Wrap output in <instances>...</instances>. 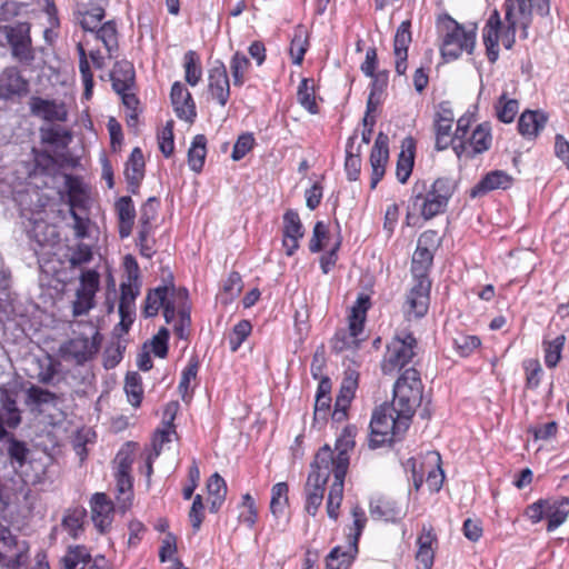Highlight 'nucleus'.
Here are the masks:
<instances>
[{"mask_svg":"<svg viewBox=\"0 0 569 569\" xmlns=\"http://www.w3.org/2000/svg\"><path fill=\"white\" fill-rule=\"evenodd\" d=\"M250 66L249 59L240 53L236 52L230 61V69L233 79V84L241 87L244 83V74Z\"/></svg>","mask_w":569,"mask_h":569,"instance_id":"obj_57","label":"nucleus"},{"mask_svg":"<svg viewBox=\"0 0 569 569\" xmlns=\"http://www.w3.org/2000/svg\"><path fill=\"white\" fill-rule=\"evenodd\" d=\"M512 181V177L502 170L491 171L471 189L470 196L476 198L497 189L506 190L511 187Z\"/></svg>","mask_w":569,"mask_h":569,"instance_id":"obj_25","label":"nucleus"},{"mask_svg":"<svg viewBox=\"0 0 569 569\" xmlns=\"http://www.w3.org/2000/svg\"><path fill=\"white\" fill-rule=\"evenodd\" d=\"M476 44V29L467 30L451 18L447 19L441 54L447 60L458 59L462 52L472 53Z\"/></svg>","mask_w":569,"mask_h":569,"instance_id":"obj_8","label":"nucleus"},{"mask_svg":"<svg viewBox=\"0 0 569 569\" xmlns=\"http://www.w3.org/2000/svg\"><path fill=\"white\" fill-rule=\"evenodd\" d=\"M359 373L355 369L348 368L340 385L339 393L336 398L332 419L335 421H343L347 417V409L355 397L358 388Z\"/></svg>","mask_w":569,"mask_h":569,"instance_id":"obj_15","label":"nucleus"},{"mask_svg":"<svg viewBox=\"0 0 569 569\" xmlns=\"http://www.w3.org/2000/svg\"><path fill=\"white\" fill-rule=\"evenodd\" d=\"M208 90L218 103L224 107L230 96V83L227 68L221 61H216L208 74Z\"/></svg>","mask_w":569,"mask_h":569,"instance_id":"obj_17","label":"nucleus"},{"mask_svg":"<svg viewBox=\"0 0 569 569\" xmlns=\"http://www.w3.org/2000/svg\"><path fill=\"white\" fill-rule=\"evenodd\" d=\"M29 104L31 113L46 121L64 122L68 119V110L63 102L32 97Z\"/></svg>","mask_w":569,"mask_h":569,"instance_id":"obj_18","label":"nucleus"},{"mask_svg":"<svg viewBox=\"0 0 569 569\" xmlns=\"http://www.w3.org/2000/svg\"><path fill=\"white\" fill-rule=\"evenodd\" d=\"M199 369V362L196 358H191L187 367L181 372L178 390L184 402L190 401L193 389L196 387V379Z\"/></svg>","mask_w":569,"mask_h":569,"instance_id":"obj_37","label":"nucleus"},{"mask_svg":"<svg viewBox=\"0 0 569 569\" xmlns=\"http://www.w3.org/2000/svg\"><path fill=\"white\" fill-rule=\"evenodd\" d=\"M124 391H126L128 401L133 407H139L142 401V397H143V388H142V382H141V377L139 376V373L129 372L126 376Z\"/></svg>","mask_w":569,"mask_h":569,"instance_id":"obj_49","label":"nucleus"},{"mask_svg":"<svg viewBox=\"0 0 569 569\" xmlns=\"http://www.w3.org/2000/svg\"><path fill=\"white\" fill-rule=\"evenodd\" d=\"M436 542V537L431 530L423 528L422 535L418 538V551L416 559L421 566V569H431L435 559V550L432 545Z\"/></svg>","mask_w":569,"mask_h":569,"instance_id":"obj_35","label":"nucleus"},{"mask_svg":"<svg viewBox=\"0 0 569 569\" xmlns=\"http://www.w3.org/2000/svg\"><path fill=\"white\" fill-rule=\"evenodd\" d=\"M418 350L417 339L410 332H400L387 346L382 361L383 373H392L409 365Z\"/></svg>","mask_w":569,"mask_h":569,"instance_id":"obj_7","label":"nucleus"},{"mask_svg":"<svg viewBox=\"0 0 569 569\" xmlns=\"http://www.w3.org/2000/svg\"><path fill=\"white\" fill-rule=\"evenodd\" d=\"M154 231V226L151 223L144 224L142 222H138V233H137V246L139 247L140 254L144 258H152L156 254V240L152 237Z\"/></svg>","mask_w":569,"mask_h":569,"instance_id":"obj_41","label":"nucleus"},{"mask_svg":"<svg viewBox=\"0 0 569 569\" xmlns=\"http://www.w3.org/2000/svg\"><path fill=\"white\" fill-rule=\"evenodd\" d=\"M29 222L27 227L28 237L39 248L52 247L59 241V232L56 226L48 223L42 218H32Z\"/></svg>","mask_w":569,"mask_h":569,"instance_id":"obj_22","label":"nucleus"},{"mask_svg":"<svg viewBox=\"0 0 569 569\" xmlns=\"http://www.w3.org/2000/svg\"><path fill=\"white\" fill-rule=\"evenodd\" d=\"M86 517V510L76 508L69 510L62 519V527L69 532V535L77 539L79 532L82 531L83 519Z\"/></svg>","mask_w":569,"mask_h":569,"instance_id":"obj_54","label":"nucleus"},{"mask_svg":"<svg viewBox=\"0 0 569 569\" xmlns=\"http://www.w3.org/2000/svg\"><path fill=\"white\" fill-rule=\"evenodd\" d=\"M370 515L376 520L392 521L399 516V511L392 502L379 498L370 502Z\"/></svg>","mask_w":569,"mask_h":569,"instance_id":"obj_51","label":"nucleus"},{"mask_svg":"<svg viewBox=\"0 0 569 569\" xmlns=\"http://www.w3.org/2000/svg\"><path fill=\"white\" fill-rule=\"evenodd\" d=\"M183 67L186 81L192 87L197 86L201 80L202 68L199 57L194 51L189 50L184 53Z\"/></svg>","mask_w":569,"mask_h":569,"instance_id":"obj_47","label":"nucleus"},{"mask_svg":"<svg viewBox=\"0 0 569 569\" xmlns=\"http://www.w3.org/2000/svg\"><path fill=\"white\" fill-rule=\"evenodd\" d=\"M431 281L428 277L416 279L415 286L407 293L403 312L408 320L425 317L429 309Z\"/></svg>","mask_w":569,"mask_h":569,"instance_id":"obj_13","label":"nucleus"},{"mask_svg":"<svg viewBox=\"0 0 569 569\" xmlns=\"http://www.w3.org/2000/svg\"><path fill=\"white\" fill-rule=\"evenodd\" d=\"M124 176L132 191L137 189L144 176V158L140 148H134L126 163Z\"/></svg>","mask_w":569,"mask_h":569,"instance_id":"obj_33","label":"nucleus"},{"mask_svg":"<svg viewBox=\"0 0 569 569\" xmlns=\"http://www.w3.org/2000/svg\"><path fill=\"white\" fill-rule=\"evenodd\" d=\"M90 561V555L80 546L70 549L63 558L66 569H84Z\"/></svg>","mask_w":569,"mask_h":569,"instance_id":"obj_56","label":"nucleus"},{"mask_svg":"<svg viewBox=\"0 0 569 569\" xmlns=\"http://www.w3.org/2000/svg\"><path fill=\"white\" fill-rule=\"evenodd\" d=\"M355 447L353 432L350 428H346L343 433L337 439L335 450L328 445L321 447L317 453L327 449L330 456L328 463L329 471L333 475V482L330 487L327 513L329 518L337 520L339 517V508L343 498L345 478L349 468V451Z\"/></svg>","mask_w":569,"mask_h":569,"instance_id":"obj_2","label":"nucleus"},{"mask_svg":"<svg viewBox=\"0 0 569 569\" xmlns=\"http://www.w3.org/2000/svg\"><path fill=\"white\" fill-rule=\"evenodd\" d=\"M8 455L10 459L18 463V467H22L27 460L29 449L23 441L17 440L13 436L8 439Z\"/></svg>","mask_w":569,"mask_h":569,"instance_id":"obj_63","label":"nucleus"},{"mask_svg":"<svg viewBox=\"0 0 569 569\" xmlns=\"http://www.w3.org/2000/svg\"><path fill=\"white\" fill-rule=\"evenodd\" d=\"M480 346L477 336L459 333L453 338V347L461 357H468Z\"/></svg>","mask_w":569,"mask_h":569,"instance_id":"obj_61","label":"nucleus"},{"mask_svg":"<svg viewBox=\"0 0 569 569\" xmlns=\"http://www.w3.org/2000/svg\"><path fill=\"white\" fill-rule=\"evenodd\" d=\"M57 396L47 390L42 389L38 386H31L27 390L26 405L27 406H42L54 402Z\"/></svg>","mask_w":569,"mask_h":569,"instance_id":"obj_58","label":"nucleus"},{"mask_svg":"<svg viewBox=\"0 0 569 569\" xmlns=\"http://www.w3.org/2000/svg\"><path fill=\"white\" fill-rule=\"evenodd\" d=\"M539 0H506V18H517L523 20L525 28L531 23L532 7Z\"/></svg>","mask_w":569,"mask_h":569,"instance_id":"obj_36","label":"nucleus"},{"mask_svg":"<svg viewBox=\"0 0 569 569\" xmlns=\"http://www.w3.org/2000/svg\"><path fill=\"white\" fill-rule=\"evenodd\" d=\"M547 117L540 111L527 110L521 113L518 121V130L523 137H536L545 127Z\"/></svg>","mask_w":569,"mask_h":569,"instance_id":"obj_34","label":"nucleus"},{"mask_svg":"<svg viewBox=\"0 0 569 569\" xmlns=\"http://www.w3.org/2000/svg\"><path fill=\"white\" fill-rule=\"evenodd\" d=\"M116 211L118 216V229L121 239L128 238L133 228L136 208L131 197L124 196L117 200Z\"/></svg>","mask_w":569,"mask_h":569,"instance_id":"obj_28","label":"nucleus"},{"mask_svg":"<svg viewBox=\"0 0 569 569\" xmlns=\"http://www.w3.org/2000/svg\"><path fill=\"white\" fill-rule=\"evenodd\" d=\"M547 531L552 532L566 522L569 516V498H548L546 499Z\"/></svg>","mask_w":569,"mask_h":569,"instance_id":"obj_26","label":"nucleus"},{"mask_svg":"<svg viewBox=\"0 0 569 569\" xmlns=\"http://www.w3.org/2000/svg\"><path fill=\"white\" fill-rule=\"evenodd\" d=\"M565 342V335H560L551 341L543 342L545 363L548 368H555L559 363Z\"/></svg>","mask_w":569,"mask_h":569,"instance_id":"obj_50","label":"nucleus"},{"mask_svg":"<svg viewBox=\"0 0 569 569\" xmlns=\"http://www.w3.org/2000/svg\"><path fill=\"white\" fill-rule=\"evenodd\" d=\"M100 341V335L94 330L91 338L79 336L66 341L60 347V352L63 359L83 365L97 355Z\"/></svg>","mask_w":569,"mask_h":569,"instance_id":"obj_12","label":"nucleus"},{"mask_svg":"<svg viewBox=\"0 0 569 569\" xmlns=\"http://www.w3.org/2000/svg\"><path fill=\"white\" fill-rule=\"evenodd\" d=\"M433 260L432 251L425 246H417L412 256L411 271L416 279L427 277V271Z\"/></svg>","mask_w":569,"mask_h":569,"instance_id":"obj_44","label":"nucleus"},{"mask_svg":"<svg viewBox=\"0 0 569 569\" xmlns=\"http://www.w3.org/2000/svg\"><path fill=\"white\" fill-rule=\"evenodd\" d=\"M100 287V276L93 269L81 272L79 287L76 290V299L72 302V315L80 317L89 313L96 307V293Z\"/></svg>","mask_w":569,"mask_h":569,"instance_id":"obj_11","label":"nucleus"},{"mask_svg":"<svg viewBox=\"0 0 569 569\" xmlns=\"http://www.w3.org/2000/svg\"><path fill=\"white\" fill-rule=\"evenodd\" d=\"M133 459L128 451H119L116 456V488H117V503L121 512H126L132 505V477L130 475Z\"/></svg>","mask_w":569,"mask_h":569,"instance_id":"obj_10","label":"nucleus"},{"mask_svg":"<svg viewBox=\"0 0 569 569\" xmlns=\"http://www.w3.org/2000/svg\"><path fill=\"white\" fill-rule=\"evenodd\" d=\"M356 140L357 136L350 137L346 147L345 169L350 181L359 178L361 169L360 146H356Z\"/></svg>","mask_w":569,"mask_h":569,"instance_id":"obj_38","label":"nucleus"},{"mask_svg":"<svg viewBox=\"0 0 569 569\" xmlns=\"http://www.w3.org/2000/svg\"><path fill=\"white\" fill-rule=\"evenodd\" d=\"M500 28V14L497 10H495L487 20L482 34L487 57L492 63L496 62L499 57Z\"/></svg>","mask_w":569,"mask_h":569,"instance_id":"obj_24","label":"nucleus"},{"mask_svg":"<svg viewBox=\"0 0 569 569\" xmlns=\"http://www.w3.org/2000/svg\"><path fill=\"white\" fill-rule=\"evenodd\" d=\"M497 118L505 123H510L516 118L519 111V102L516 99H510L506 93H502L495 104Z\"/></svg>","mask_w":569,"mask_h":569,"instance_id":"obj_46","label":"nucleus"},{"mask_svg":"<svg viewBox=\"0 0 569 569\" xmlns=\"http://www.w3.org/2000/svg\"><path fill=\"white\" fill-rule=\"evenodd\" d=\"M332 349L336 352H341L349 348L358 346V340L346 328L337 330L332 338Z\"/></svg>","mask_w":569,"mask_h":569,"instance_id":"obj_64","label":"nucleus"},{"mask_svg":"<svg viewBox=\"0 0 569 569\" xmlns=\"http://www.w3.org/2000/svg\"><path fill=\"white\" fill-rule=\"evenodd\" d=\"M174 292L173 287L160 286L149 290L144 300L142 313L146 318L154 317L158 315L160 308H164L169 302V293Z\"/></svg>","mask_w":569,"mask_h":569,"instance_id":"obj_32","label":"nucleus"},{"mask_svg":"<svg viewBox=\"0 0 569 569\" xmlns=\"http://www.w3.org/2000/svg\"><path fill=\"white\" fill-rule=\"evenodd\" d=\"M207 156V138L204 134H197L188 150V164L194 172H200L203 168Z\"/></svg>","mask_w":569,"mask_h":569,"instance_id":"obj_39","label":"nucleus"},{"mask_svg":"<svg viewBox=\"0 0 569 569\" xmlns=\"http://www.w3.org/2000/svg\"><path fill=\"white\" fill-rule=\"evenodd\" d=\"M470 124V116L465 114L457 120V127L453 132L452 149L458 158H461L463 153L468 151L467 136L469 132Z\"/></svg>","mask_w":569,"mask_h":569,"instance_id":"obj_43","label":"nucleus"},{"mask_svg":"<svg viewBox=\"0 0 569 569\" xmlns=\"http://www.w3.org/2000/svg\"><path fill=\"white\" fill-rule=\"evenodd\" d=\"M104 18V9L102 6H94L90 10L77 12V20L84 31L93 33L96 40H100L109 53V58L113 57V52L118 50V36L113 21L101 24Z\"/></svg>","mask_w":569,"mask_h":569,"instance_id":"obj_6","label":"nucleus"},{"mask_svg":"<svg viewBox=\"0 0 569 569\" xmlns=\"http://www.w3.org/2000/svg\"><path fill=\"white\" fill-rule=\"evenodd\" d=\"M298 102L311 114L318 113V106L315 98L313 87L309 84V79L303 78L297 91Z\"/></svg>","mask_w":569,"mask_h":569,"instance_id":"obj_52","label":"nucleus"},{"mask_svg":"<svg viewBox=\"0 0 569 569\" xmlns=\"http://www.w3.org/2000/svg\"><path fill=\"white\" fill-rule=\"evenodd\" d=\"M207 489L210 496V511L217 512L226 499V481L218 472H214L208 480Z\"/></svg>","mask_w":569,"mask_h":569,"instance_id":"obj_40","label":"nucleus"},{"mask_svg":"<svg viewBox=\"0 0 569 569\" xmlns=\"http://www.w3.org/2000/svg\"><path fill=\"white\" fill-rule=\"evenodd\" d=\"M491 141L490 126L488 123L478 124L470 138L467 139L468 151L463 156L473 157L487 151L491 146Z\"/></svg>","mask_w":569,"mask_h":569,"instance_id":"obj_31","label":"nucleus"},{"mask_svg":"<svg viewBox=\"0 0 569 569\" xmlns=\"http://www.w3.org/2000/svg\"><path fill=\"white\" fill-rule=\"evenodd\" d=\"M410 27L409 20L402 21L398 27L393 39V54H408V48L412 40Z\"/></svg>","mask_w":569,"mask_h":569,"instance_id":"obj_55","label":"nucleus"},{"mask_svg":"<svg viewBox=\"0 0 569 569\" xmlns=\"http://www.w3.org/2000/svg\"><path fill=\"white\" fill-rule=\"evenodd\" d=\"M389 138L387 134L380 132L375 141L370 154V163L372 168L370 188L375 189L379 181L382 179L386 170V163L389 158L388 148Z\"/></svg>","mask_w":569,"mask_h":569,"instance_id":"obj_19","label":"nucleus"},{"mask_svg":"<svg viewBox=\"0 0 569 569\" xmlns=\"http://www.w3.org/2000/svg\"><path fill=\"white\" fill-rule=\"evenodd\" d=\"M0 403L7 413L6 421L0 416V440L8 438L9 433L4 425L11 429H16L21 423V411L17 406L16 396L4 387H0Z\"/></svg>","mask_w":569,"mask_h":569,"instance_id":"obj_21","label":"nucleus"},{"mask_svg":"<svg viewBox=\"0 0 569 569\" xmlns=\"http://www.w3.org/2000/svg\"><path fill=\"white\" fill-rule=\"evenodd\" d=\"M159 140V149L163 153L164 157H170L174 150V140H173V121L170 120L162 128L160 133L158 134Z\"/></svg>","mask_w":569,"mask_h":569,"instance_id":"obj_62","label":"nucleus"},{"mask_svg":"<svg viewBox=\"0 0 569 569\" xmlns=\"http://www.w3.org/2000/svg\"><path fill=\"white\" fill-rule=\"evenodd\" d=\"M27 91V82L14 68L6 69L0 76V96L9 99Z\"/></svg>","mask_w":569,"mask_h":569,"instance_id":"obj_29","label":"nucleus"},{"mask_svg":"<svg viewBox=\"0 0 569 569\" xmlns=\"http://www.w3.org/2000/svg\"><path fill=\"white\" fill-rule=\"evenodd\" d=\"M283 247L287 256H292L299 248V240L303 237L305 230L299 214L293 210H287L283 214Z\"/></svg>","mask_w":569,"mask_h":569,"instance_id":"obj_20","label":"nucleus"},{"mask_svg":"<svg viewBox=\"0 0 569 569\" xmlns=\"http://www.w3.org/2000/svg\"><path fill=\"white\" fill-rule=\"evenodd\" d=\"M64 188L68 193V203L70 208H76L82 201L83 187L78 177L66 174Z\"/></svg>","mask_w":569,"mask_h":569,"instance_id":"obj_59","label":"nucleus"},{"mask_svg":"<svg viewBox=\"0 0 569 569\" xmlns=\"http://www.w3.org/2000/svg\"><path fill=\"white\" fill-rule=\"evenodd\" d=\"M171 103L178 118L186 121H193L196 106L191 93L180 82H174L170 92Z\"/></svg>","mask_w":569,"mask_h":569,"instance_id":"obj_23","label":"nucleus"},{"mask_svg":"<svg viewBox=\"0 0 569 569\" xmlns=\"http://www.w3.org/2000/svg\"><path fill=\"white\" fill-rule=\"evenodd\" d=\"M351 513L353 517V528H351L348 533V547H350L352 551H358V542L366 527L367 517L363 509L359 506L353 507Z\"/></svg>","mask_w":569,"mask_h":569,"instance_id":"obj_48","label":"nucleus"},{"mask_svg":"<svg viewBox=\"0 0 569 569\" xmlns=\"http://www.w3.org/2000/svg\"><path fill=\"white\" fill-rule=\"evenodd\" d=\"M329 455V451L325 449L320 453H316L315 460L311 463V471L305 487V509L310 516H316L318 512L323 500L326 485L332 473L328 469V463L330 462Z\"/></svg>","mask_w":569,"mask_h":569,"instance_id":"obj_5","label":"nucleus"},{"mask_svg":"<svg viewBox=\"0 0 569 569\" xmlns=\"http://www.w3.org/2000/svg\"><path fill=\"white\" fill-rule=\"evenodd\" d=\"M456 188V181L447 177L432 182L417 181L411 188L409 209L418 212L425 220H430L447 210Z\"/></svg>","mask_w":569,"mask_h":569,"instance_id":"obj_1","label":"nucleus"},{"mask_svg":"<svg viewBox=\"0 0 569 569\" xmlns=\"http://www.w3.org/2000/svg\"><path fill=\"white\" fill-rule=\"evenodd\" d=\"M455 114L449 101L440 102L433 116V131L436 137V149L439 151L452 147L453 133L452 123Z\"/></svg>","mask_w":569,"mask_h":569,"instance_id":"obj_14","label":"nucleus"},{"mask_svg":"<svg viewBox=\"0 0 569 569\" xmlns=\"http://www.w3.org/2000/svg\"><path fill=\"white\" fill-rule=\"evenodd\" d=\"M357 553L350 547L343 551L340 547H335L327 556L326 569H349Z\"/></svg>","mask_w":569,"mask_h":569,"instance_id":"obj_45","label":"nucleus"},{"mask_svg":"<svg viewBox=\"0 0 569 569\" xmlns=\"http://www.w3.org/2000/svg\"><path fill=\"white\" fill-rule=\"evenodd\" d=\"M0 36L7 39L14 59L26 64L33 61L34 52L31 46L30 24L28 22L2 26L0 27Z\"/></svg>","mask_w":569,"mask_h":569,"instance_id":"obj_9","label":"nucleus"},{"mask_svg":"<svg viewBox=\"0 0 569 569\" xmlns=\"http://www.w3.org/2000/svg\"><path fill=\"white\" fill-rule=\"evenodd\" d=\"M113 503L107 498L106 493H94L91 499V517L94 526L104 531L112 521Z\"/></svg>","mask_w":569,"mask_h":569,"instance_id":"obj_27","label":"nucleus"},{"mask_svg":"<svg viewBox=\"0 0 569 569\" xmlns=\"http://www.w3.org/2000/svg\"><path fill=\"white\" fill-rule=\"evenodd\" d=\"M288 485L278 482L271 489L270 510L274 517L280 516L288 505Z\"/></svg>","mask_w":569,"mask_h":569,"instance_id":"obj_53","label":"nucleus"},{"mask_svg":"<svg viewBox=\"0 0 569 569\" xmlns=\"http://www.w3.org/2000/svg\"><path fill=\"white\" fill-rule=\"evenodd\" d=\"M126 280L120 284L119 307L136 308V299L140 295L139 266L131 256L126 257Z\"/></svg>","mask_w":569,"mask_h":569,"instance_id":"obj_16","label":"nucleus"},{"mask_svg":"<svg viewBox=\"0 0 569 569\" xmlns=\"http://www.w3.org/2000/svg\"><path fill=\"white\" fill-rule=\"evenodd\" d=\"M251 330L252 326L248 320H241L233 327L232 332L228 338L230 350L232 352H236L240 348L242 342L251 333Z\"/></svg>","mask_w":569,"mask_h":569,"instance_id":"obj_60","label":"nucleus"},{"mask_svg":"<svg viewBox=\"0 0 569 569\" xmlns=\"http://www.w3.org/2000/svg\"><path fill=\"white\" fill-rule=\"evenodd\" d=\"M110 77L113 90L117 93H124L134 82L133 66L128 61L116 62Z\"/></svg>","mask_w":569,"mask_h":569,"instance_id":"obj_30","label":"nucleus"},{"mask_svg":"<svg viewBox=\"0 0 569 569\" xmlns=\"http://www.w3.org/2000/svg\"><path fill=\"white\" fill-rule=\"evenodd\" d=\"M409 426L410 422L407 421L403 428H400V415L392 405L381 406L373 411L370 421V447L377 448L386 442L399 440Z\"/></svg>","mask_w":569,"mask_h":569,"instance_id":"obj_4","label":"nucleus"},{"mask_svg":"<svg viewBox=\"0 0 569 569\" xmlns=\"http://www.w3.org/2000/svg\"><path fill=\"white\" fill-rule=\"evenodd\" d=\"M308 49V31L299 24L295 28L293 37L290 42V56L295 64L300 66L303 61L305 53Z\"/></svg>","mask_w":569,"mask_h":569,"instance_id":"obj_42","label":"nucleus"},{"mask_svg":"<svg viewBox=\"0 0 569 569\" xmlns=\"http://www.w3.org/2000/svg\"><path fill=\"white\" fill-rule=\"evenodd\" d=\"M422 382L420 373L415 368L406 369L393 386L392 406L400 415V428H403L422 400Z\"/></svg>","mask_w":569,"mask_h":569,"instance_id":"obj_3","label":"nucleus"}]
</instances>
